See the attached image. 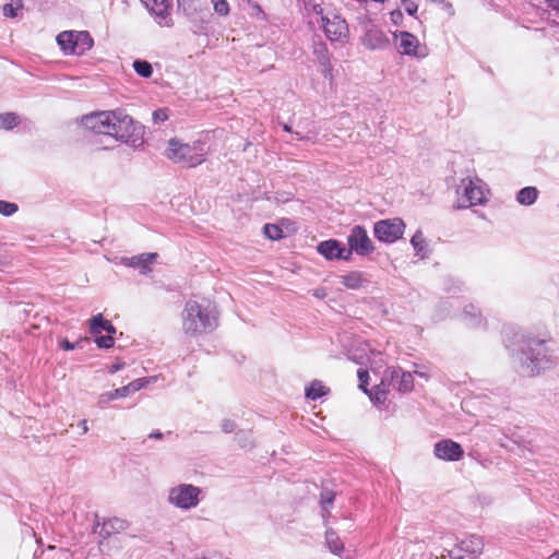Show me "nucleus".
Listing matches in <instances>:
<instances>
[{
  "mask_svg": "<svg viewBox=\"0 0 559 559\" xmlns=\"http://www.w3.org/2000/svg\"><path fill=\"white\" fill-rule=\"evenodd\" d=\"M514 340L512 344L506 340V347L516 357L523 376H538L555 366V357L545 340L522 333H514Z\"/></svg>",
  "mask_w": 559,
  "mask_h": 559,
  "instance_id": "nucleus-1",
  "label": "nucleus"
},
{
  "mask_svg": "<svg viewBox=\"0 0 559 559\" xmlns=\"http://www.w3.org/2000/svg\"><path fill=\"white\" fill-rule=\"evenodd\" d=\"M218 325L216 307L209 300H188L182 312V329L186 334L195 336L213 332Z\"/></svg>",
  "mask_w": 559,
  "mask_h": 559,
  "instance_id": "nucleus-2",
  "label": "nucleus"
},
{
  "mask_svg": "<svg viewBox=\"0 0 559 559\" xmlns=\"http://www.w3.org/2000/svg\"><path fill=\"white\" fill-rule=\"evenodd\" d=\"M206 155L205 143L194 141L192 143H181L177 139H170L166 156L174 163L181 164L185 167H195L201 165Z\"/></svg>",
  "mask_w": 559,
  "mask_h": 559,
  "instance_id": "nucleus-3",
  "label": "nucleus"
},
{
  "mask_svg": "<svg viewBox=\"0 0 559 559\" xmlns=\"http://www.w3.org/2000/svg\"><path fill=\"white\" fill-rule=\"evenodd\" d=\"M115 130H111L110 136L126 143L133 148H138L144 143V126L135 122L130 116L121 110H116Z\"/></svg>",
  "mask_w": 559,
  "mask_h": 559,
  "instance_id": "nucleus-4",
  "label": "nucleus"
},
{
  "mask_svg": "<svg viewBox=\"0 0 559 559\" xmlns=\"http://www.w3.org/2000/svg\"><path fill=\"white\" fill-rule=\"evenodd\" d=\"M204 498L202 488L182 483L168 490V502L182 511L195 509Z\"/></svg>",
  "mask_w": 559,
  "mask_h": 559,
  "instance_id": "nucleus-5",
  "label": "nucleus"
},
{
  "mask_svg": "<svg viewBox=\"0 0 559 559\" xmlns=\"http://www.w3.org/2000/svg\"><path fill=\"white\" fill-rule=\"evenodd\" d=\"M457 209H467L486 201L483 181L475 177L463 178L456 189Z\"/></svg>",
  "mask_w": 559,
  "mask_h": 559,
  "instance_id": "nucleus-6",
  "label": "nucleus"
},
{
  "mask_svg": "<svg viewBox=\"0 0 559 559\" xmlns=\"http://www.w3.org/2000/svg\"><path fill=\"white\" fill-rule=\"evenodd\" d=\"M313 12L320 15L324 34L331 41H342L347 37L348 26L341 15L333 12L324 13L319 4L313 5Z\"/></svg>",
  "mask_w": 559,
  "mask_h": 559,
  "instance_id": "nucleus-7",
  "label": "nucleus"
},
{
  "mask_svg": "<svg viewBox=\"0 0 559 559\" xmlns=\"http://www.w3.org/2000/svg\"><path fill=\"white\" fill-rule=\"evenodd\" d=\"M346 254L352 259L353 253L360 257L369 255L374 251V246L364 226L355 225L347 236Z\"/></svg>",
  "mask_w": 559,
  "mask_h": 559,
  "instance_id": "nucleus-8",
  "label": "nucleus"
},
{
  "mask_svg": "<svg viewBox=\"0 0 559 559\" xmlns=\"http://www.w3.org/2000/svg\"><path fill=\"white\" fill-rule=\"evenodd\" d=\"M116 110L93 112L82 117V126L95 134H111L115 130Z\"/></svg>",
  "mask_w": 559,
  "mask_h": 559,
  "instance_id": "nucleus-9",
  "label": "nucleus"
},
{
  "mask_svg": "<svg viewBox=\"0 0 559 559\" xmlns=\"http://www.w3.org/2000/svg\"><path fill=\"white\" fill-rule=\"evenodd\" d=\"M405 223L402 218H389L377 222L373 226L374 237L384 243H394L402 238Z\"/></svg>",
  "mask_w": 559,
  "mask_h": 559,
  "instance_id": "nucleus-10",
  "label": "nucleus"
},
{
  "mask_svg": "<svg viewBox=\"0 0 559 559\" xmlns=\"http://www.w3.org/2000/svg\"><path fill=\"white\" fill-rule=\"evenodd\" d=\"M142 4L154 17L155 23L160 27H173L171 3L169 0H141Z\"/></svg>",
  "mask_w": 559,
  "mask_h": 559,
  "instance_id": "nucleus-11",
  "label": "nucleus"
},
{
  "mask_svg": "<svg viewBox=\"0 0 559 559\" xmlns=\"http://www.w3.org/2000/svg\"><path fill=\"white\" fill-rule=\"evenodd\" d=\"M396 39V47L402 55L415 57L418 59L425 58L428 52L426 46H420L418 38L406 31L394 34Z\"/></svg>",
  "mask_w": 559,
  "mask_h": 559,
  "instance_id": "nucleus-12",
  "label": "nucleus"
},
{
  "mask_svg": "<svg viewBox=\"0 0 559 559\" xmlns=\"http://www.w3.org/2000/svg\"><path fill=\"white\" fill-rule=\"evenodd\" d=\"M484 548L483 538L478 535H469L456 544L455 548L449 551V558L474 559Z\"/></svg>",
  "mask_w": 559,
  "mask_h": 559,
  "instance_id": "nucleus-13",
  "label": "nucleus"
},
{
  "mask_svg": "<svg viewBox=\"0 0 559 559\" xmlns=\"http://www.w3.org/2000/svg\"><path fill=\"white\" fill-rule=\"evenodd\" d=\"M433 455L444 462H457L464 456V449L452 439H441L433 445Z\"/></svg>",
  "mask_w": 559,
  "mask_h": 559,
  "instance_id": "nucleus-14",
  "label": "nucleus"
},
{
  "mask_svg": "<svg viewBox=\"0 0 559 559\" xmlns=\"http://www.w3.org/2000/svg\"><path fill=\"white\" fill-rule=\"evenodd\" d=\"M95 518L96 523L93 526V532L103 539H107L111 535L124 531L129 525L126 520L116 516L106 519L103 522L99 521L97 515H95Z\"/></svg>",
  "mask_w": 559,
  "mask_h": 559,
  "instance_id": "nucleus-15",
  "label": "nucleus"
},
{
  "mask_svg": "<svg viewBox=\"0 0 559 559\" xmlns=\"http://www.w3.org/2000/svg\"><path fill=\"white\" fill-rule=\"evenodd\" d=\"M317 251L326 260L349 261L346 254V247L336 239H329L318 243Z\"/></svg>",
  "mask_w": 559,
  "mask_h": 559,
  "instance_id": "nucleus-16",
  "label": "nucleus"
},
{
  "mask_svg": "<svg viewBox=\"0 0 559 559\" xmlns=\"http://www.w3.org/2000/svg\"><path fill=\"white\" fill-rule=\"evenodd\" d=\"M157 258L158 254L155 252L142 253L130 258H122L121 263L129 267L139 269L140 273L145 275L152 271L151 265L157 260Z\"/></svg>",
  "mask_w": 559,
  "mask_h": 559,
  "instance_id": "nucleus-17",
  "label": "nucleus"
},
{
  "mask_svg": "<svg viewBox=\"0 0 559 559\" xmlns=\"http://www.w3.org/2000/svg\"><path fill=\"white\" fill-rule=\"evenodd\" d=\"M391 383L400 392H409L414 388L413 374L408 371H404L400 367H393L389 369Z\"/></svg>",
  "mask_w": 559,
  "mask_h": 559,
  "instance_id": "nucleus-18",
  "label": "nucleus"
},
{
  "mask_svg": "<svg viewBox=\"0 0 559 559\" xmlns=\"http://www.w3.org/2000/svg\"><path fill=\"white\" fill-rule=\"evenodd\" d=\"M313 55L321 67V73L325 79L332 80V64L328 46L323 41L313 43Z\"/></svg>",
  "mask_w": 559,
  "mask_h": 559,
  "instance_id": "nucleus-19",
  "label": "nucleus"
},
{
  "mask_svg": "<svg viewBox=\"0 0 559 559\" xmlns=\"http://www.w3.org/2000/svg\"><path fill=\"white\" fill-rule=\"evenodd\" d=\"M364 45L371 50H382L390 46V39L379 28H370L365 33L362 38Z\"/></svg>",
  "mask_w": 559,
  "mask_h": 559,
  "instance_id": "nucleus-20",
  "label": "nucleus"
},
{
  "mask_svg": "<svg viewBox=\"0 0 559 559\" xmlns=\"http://www.w3.org/2000/svg\"><path fill=\"white\" fill-rule=\"evenodd\" d=\"M325 545L333 555L342 559H352V556L348 554L344 556V544L337 533L332 528L325 531Z\"/></svg>",
  "mask_w": 559,
  "mask_h": 559,
  "instance_id": "nucleus-21",
  "label": "nucleus"
},
{
  "mask_svg": "<svg viewBox=\"0 0 559 559\" xmlns=\"http://www.w3.org/2000/svg\"><path fill=\"white\" fill-rule=\"evenodd\" d=\"M103 331L107 332V334H116L114 324L109 320H106L102 313L93 316L90 320L91 334L96 336Z\"/></svg>",
  "mask_w": 559,
  "mask_h": 559,
  "instance_id": "nucleus-22",
  "label": "nucleus"
},
{
  "mask_svg": "<svg viewBox=\"0 0 559 559\" xmlns=\"http://www.w3.org/2000/svg\"><path fill=\"white\" fill-rule=\"evenodd\" d=\"M74 37L75 56L84 55L94 45L92 36L86 31H74Z\"/></svg>",
  "mask_w": 559,
  "mask_h": 559,
  "instance_id": "nucleus-23",
  "label": "nucleus"
},
{
  "mask_svg": "<svg viewBox=\"0 0 559 559\" xmlns=\"http://www.w3.org/2000/svg\"><path fill=\"white\" fill-rule=\"evenodd\" d=\"M131 393L129 391L128 385H123L121 388L115 389L112 391H108L105 393H102L98 396L97 405L100 408H105L107 404L116 399H122L129 396Z\"/></svg>",
  "mask_w": 559,
  "mask_h": 559,
  "instance_id": "nucleus-24",
  "label": "nucleus"
},
{
  "mask_svg": "<svg viewBox=\"0 0 559 559\" xmlns=\"http://www.w3.org/2000/svg\"><path fill=\"white\" fill-rule=\"evenodd\" d=\"M462 316L465 323L471 328L480 326L483 323L481 313L479 309L473 304L466 305L464 307Z\"/></svg>",
  "mask_w": 559,
  "mask_h": 559,
  "instance_id": "nucleus-25",
  "label": "nucleus"
},
{
  "mask_svg": "<svg viewBox=\"0 0 559 559\" xmlns=\"http://www.w3.org/2000/svg\"><path fill=\"white\" fill-rule=\"evenodd\" d=\"M74 31H63L57 36V44L64 55H75Z\"/></svg>",
  "mask_w": 559,
  "mask_h": 559,
  "instance_id": "nucleus-26",
  "label": "nucleus"
},
{
  "mask_svg": "<svg viewBox=\"0 0 559 559\" xmlns=\"http://www.w3.org/2000/svg\"><path fill=\"white\" fill-rule=\"evenodd\" d=\"M538 198V190L535 187H524L516 193V201L521 205L530 206L536 202Z\"/></svg>",
  "mask_w": 559,
  "mask_h": 559,
  "instance_id": "nucleus-27",
  "label": "nucleus"
},
{
  "mask_svg": "<svg viewBox=\"0 0 559 559\" xmlns=\"http://www.w3.org/2000/svg\"><path fill=\"white\" fill-rule=\"evenodd\" d=\"M365 282L362 273L358 271H352L341 276V283L348 289H358Z\"/></svg>",
  "mask_w": 559,
  "mask_h": 559,
  "instance_id": "nucleus-28",
  "label": "nucleus"
},
{
  "mask_svg": "<svg viewBox=\"0 0 559 559\" xmlns=\"http://www.w3.org/2000/svg\"><path fill=\"white\" fill-rule=\"evenodd\" d=\"M329 388L322 384L319 380H313L305 390V395L311 401H316L325 396L329 393Z\"/></svg>",
  "mask_w": 559,
  "mask_h": 559,
  "instance_id": "nucleus-29",
  "label": "nucleus"
},
{
  "mask_svg": "<svg viewBox=\"0 0 559 559\" xmlns=\"http://www.w3.org/2000/svg\"><path fill=\"white\" fill-rule=\"evenodd\" d=\"M411 245L413 246L416 255H418L421 259L428 257L427 242L420 229L416 230V233L413 235L411 239Z\"/></svg>",
  "mask_w": 559,
  "mask_h": 559,
  "instance_id": "nucleus-30",
  "label": "nucleus"
},
{
  "mask_svg": "<svg viewBox=\"0 0 559 559\" xmlns=\"http://www.w3.org/2000/svg\"><path fill=\"white\" fill-rule=\"evenodd\" d=\"M443 290L451 297L464 290V284L457 278L445 277L443 281Z\"/></svg>",
  "mask_w": 559,
  "mask_h": 559,
  "instance_id": "nucleus-31",
  "label": "nucleus"
},
{
  "mask_svg": "<svg viewBox=\"0 0 559 559\" xmlns=\"http://www.w3.org/2000/svg\"><path fill=\"white\" fill-rule=\"evenodd\" d=\"M388 390L385 389L384 384L381 383L380 385H374L371 390H368V396L370 401L378 405L383 404L388 399Z\"/></svg>",
  "mask_w": 559,
  "mask_h": 559,
  "instance_id": "nucleus-32",
  "label": "nucleus"
},
{
  "mask_svg": "<svg viewBox=\"0 0 559 559\" xmlns=\"http://www.w3.org/2000/svg\"><path fill=\"white\" fill-rule=\"evenodd\" d=\"M21 119L19 115L14 112H5L0 115V130H12L20 124Z\"/></svg>",
  "mask_w": 559,
  "mask_h": 559,
  "instance_id": "nucleus-33",
  "label": "nucleus"
},
{
  "mask_svg": "<svg viewBox=\"0 0 559 559\" xmlns=\"http://www.w3.org/2000/svg\"><path fill=\"white\" fill-rule=\"evenodd\" d=\"M235 440L242 449H252L254 447L251 430H238L235 435Z\"/></svg>",
  "mask_w": 559,
  "mask_h": 559,
  "instance_id": "nucleus-34",
  "label": "nucleus"
},
{
  "mask_svg": "<svg viewBox=\"0 0 559 559\" xmlns=\"http://www.w3.org/2000/svg\"><path fill=\"white\" fill-rule=\"evenodd\" d=\"M133 69L138 75L147 79L153 74L152 64L146 60L136 59L133 61Z\"/></svg>",
  "mask_w": 559,
  "mask_h": 559,
  "instance_id": "nucleus-35",
  "label": "nucleus"
},
{
  "mask_svg": "<svg viewBox=\"0 0 559 559\" xmlns=\"http://www.w3.org/2000/svg\"><path fill=\"white\" fill-rule=\"evenodd\" d=\"M335 499V495L331 490H322L320 495V504L322 511L326 514H330V508L332 507Z\"/></svg>",
  "mask_w": 559,
  "mask_h": 559,
  "instance_id": "nucleus-36",
  "label": "nucleus"
},
{
  "mask_svg": "<svg viewBox=\"0 0 559 559\" xmlns=\"http://www.w3.org/2000/svg\"><path fill=\"white\" fill-rule=\"evenodd\" d=\"M265 237L271 240H278L283 237V230L275 224H265L263 227Z\"/></svg>",
  "mask_w": 559,
  "mask_h": 559,
  "instance_id": "nucleus-37",
  "label": "nucleus"
},
{
  "mask_svg": "<svg viewBox=\"0 0 559 559\" xmlns=\"http://www.w3.org/2000/svg\"><path fill=\"white\" fill-rule=\"evenodd\" d=\"M95 343L99 348L108 349L111 348L115 344L114 334L107 335H96Z\"/></svg>",
  "mask_w": 559,
  "mask_h": 559,
  "instance_id": "nucleus-38",
  "label": "nucleus"
},
{
  "mask_svg": "<svg viewBox=\"0 0 559 559\" xmlns=\"http://www.w3.org/2000/svg\"><path fill=\"white\" fill-rule=\"evenodd\" d=\"M19 210V206L16 203L0 200V214L3 216H12L14 213H16Z\"/></svg>",
  "mask_w": 559,
  "mask_h": 559,
  "instance_id": "nucleus-39",
  "label": "nucleus"
},
{
  "mask_svg": "<svg viewBox=\"0 0 559 559\" xmlns=\"http://www.w3.org/2000/svg\"><path fill=\"white\" fill-rule=\"evenodd\" d=\"M23 8L22 0H17V2L14 3H7L3 5V14L7 17H15L17 15V11Z\"/></svg>",
  "mask_w": 559,
  "mask_h": 559,
  "instance_id": "nucleus-40",
  "label": "nucleus"
},
{
  "mask_svg": "<svg viewBox=\"0 0 559 559\" xmlns=\"http://www.w3.org/2000/svg\"><path fill=\"white\" fill-rule=\"evenodd\" d=\"M417 1L418 0H401V7L408 15L416 17V13L418 11Z\"/></svg>",
  "mask_w": 559,
  "mask_h": 559,
  "instance_id": "nucleus-41",
  "label": "nucleus"
},
{
  "mask_svg": "<svg viewBox=\"0 0 559 559\" xmlns=\"http://www.w3.org/2000/svg\"><path fill=\"white\" fill-rule=\"evenodd\" d=\"M151 382L150 378H139L130 382L128 385L130 393L144 389Z\"/></svg>",
  "mask_w": 559,
  "mask_h": 559,
  "instance_id": "nucleus-42",
  "label": "nucleus"
},
{
  "mask_svg": "<svg viewBox=\"0 0 559 559\" xmlns=\"http://www.w3.org/2000/svg\"><path fill=\"white\" fill-rule=\"evenodd\" d=\"M215 13L226 16L229 13V3L227 0H213Z\"/></svg>",
  "mask_w": 559,
  "mask_h": 559,
  "instance_id": "nucleus-43",
  "label": "nucleus"
},
{
  "mask_svg": "<svg viewBox=\"0 0 559 559\" xmlns=\"http://www.w3.org/2000/svg\"><path fill=\"white\" fill-rule=\"evenodd\" d=\"M357 377L359 380V389L362 390L364 393H368V381H369V372L366 369H358Z\"/></svg>",
  "mask_w": 559,
  "mask_h": 559,
  "instance_id": "nucleus-44",
  "label": "nucleus"
},
{
  "mask_svg": "<svg viewBox=\"0 0 559 559\" xmlns=\"http://www.w3.org/2000/svg\"><path fill=\"white\" fill-rule=\"evenodd\" d=\"M84 340L81 338L79 340L78 342H70L68 338H61L59 340V347L66 352H69V350H73L78 347H81V343L83 342Z\"/></svg>",
  "mask_w": 559,
  "mask_h": 559,
  "instance_id": "nucleus-45",
  "label": "nucleus"
},
{
  "mask_svg": "<svg viewBox=\"0 0 559 559\" xmlns=\"http://www.w3.org/2000/svg\"><path fill=\"white\" fill-rule=\"evenodd\" d=\"M450 308H452V302L449 300L441 301L437 309L438 319H444L450 313Z\"/></svg>",
  "mask_w": 559,
  "mask_h": 559,
  "instance_id": "nucleus-46",
  "label": "nucleus"
},
{
  "mask_svg": "<svg viewBox=\"0 0 559 559\" xmlns=\"http://www.w3.org/2000/svg\"><path fill=\"white\" fill-rule=\"evenodd\" d=\"M282 127H283L284 131L293 133L297 141H305V140H309L310 139L309 135H304L299 131H293L290 124H288V123H283Z\"/></svg>",
  "mask_w": 559,
  "mask_h": 559,
  "instance_id": "nucleus-47",
  "label": "nucleus"
},
{
  "mask_svg": "<svg viewBox=\"0 0 559 559\" xmlns=\"http://www.w3.org/2000/svg\"><path fill=\"white\" fill-rule=\"evenodd\" d=\"M236 423L231 419H224L221 424V428L225 433H230L236 430Z\"/></svg>",
  "mask_w": 559,
  "mask_h": 559,
  "instance_id": "nucleus-48",
  "label": "nucleus"
},
{
  "mask_svg": "<svg viewBox=\"0 0 559 559\" xmlns=\"http://www.w3.org/2000/svg\"><path fill=\"white\" fill-rule=\"evenodd\" d=\"M167 119H168V115H167V110L166 109H156L153 112V120L156 123L164 122Z\"/></svg>",
  "mask_w": 559,
  "mask_h": 559,
  "instance_id": "nucleus-49",
  "label": "nucleus"
},
{
  "mask_svg": "<svg viewBox=\"0 0 559 559\" xmlns=\"http://www.w3.org/2000/svg\"><path fill=\"white\" fill-rule=\"evenodd\" d=\"M548 3V7L552 10L559 13V0H546Z\"/></svg>",
  "mask_w": 559,
  "mask_h": 559,
  "instance_id": "nucleus-50",
  "label": "nucleus"
},
{
  "mask_svg": "<svg viewBox=\"0 0 559 559\" xmlns=\"http://www.w3.org/2000/svg\"><path fill=\"white\" fill-rule=\"evenodd\" d=\"M122 367H123V364H120V362L112 364V365L109 367L108 371H109V373H116L117 371H119L120 369H122Z\"/></svg>",
  "mask_w": 559,
  "mask_h": 559,
  "instance_id": "nucleus-51",
  "label": "nucleus"
},
{
  "mask_svg": "<svg viewBox=\"0 0 559 559\" xmlns=\"http://www.w3.org/2000/svg\"><path fill=\"white\" fill-rule=\"evenodd\" d=\"M431 2L442 4L447 10L452 9V4L447 0H430Z\"/></svg>",
  "mask_w": 559,
  "mask_h": 559,
  "instance_id": "nucleus-52",
  "label": "nucleus"
},
{
  "mask_svg": "<svg viewBox=\"0 0 559 559\" xmlns=\"http://www.w3.org/2000/svg\"><path fill=\"white\" fill-rule=\"evenodd\" d=\"M151 439H162L163 438V433L159 431V430H154L150 433L148 436Z\"/></svg>",
  "mask_w": 559,
  "mask_h": 559,
  "instance_id": "nucleus-53",
  "label": "nucleus"
},
{
  "mask_svg": "<svg viewBox=\"0 0 559 559\" xmlns=\"http://www.w3.org/2000/svg\"><path fill=\"white\" fill-rule=\"evenodd\" d=\"M79 426L82 429V433H86L88 431L87 420L86 419L81 420Z\"/></svg>",
  "mask_w": 559,
  "mask_h": 559,
  "instance_id": "nucleus-54",
  "label": "nucleus"
},
{
  "mask_svg": "<svg viewBox=\"0 0 559 559\" xmlns=\"http://www.w3.org/2000/svg\"><path fill=\"white\" fill-rule=\"evenodd\" d=\"M397 17H402V13H401V11H393V12L391 13V19H392V21H393V22H396Z\"/></svg>",
  "mask_w": 559,
  "mask_h": 559,
  "instance_id": "nucleus-55",
  "label": "nucleus"
},
{
  "mask_svg": "<svg viewBox=\"0 0 559 559\" xmlns=\"http://www.w3.org/2000/svg\"><path fill=\"white\" fill-rule=\"evenodd\" d=\"M202 559H229V558H223L221 555H211L203 557Z\"/></svg>",
  "mask_w": 559,
  "mask_h": 559,
  "instance_id": "nucleus-56",
  "label": "nucleus"
},
{
  "mask_svg": "<svg viewBox=\"0 0 559 559\" xmlns=\"http://www.w3.org/2000/svg\"><path fill=\"white\" fill-rule=\"evenodd\" d=\"M182 0H178V2L180 3Z\"/></svg>",
  "mask_w": 559,
  "mask_h": 559,
  "instance_id": "nucleus-57",
  "label": "nucleus"
}]
</instances>
